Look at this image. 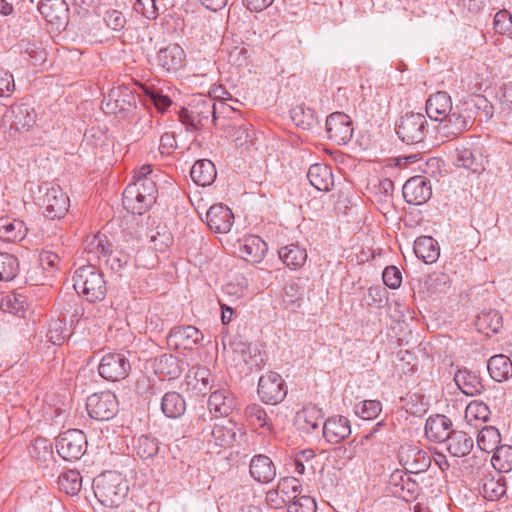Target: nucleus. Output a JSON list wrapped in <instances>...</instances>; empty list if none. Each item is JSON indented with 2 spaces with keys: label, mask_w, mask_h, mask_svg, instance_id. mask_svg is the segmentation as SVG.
Masks as SVG:
<instances>
[{
  "label": "nucleus",
  "mask_w": 512,
  "mask_h": 512,
  "mask_svg": "<svg viewBox=\"0 0 512 512\" xmlns=\"http://www.w3.org/2000/svg\"><path fill=\"white\" fill-rule=\"evenodd\" d=\"M128 482L121 474L108 471L94 480V494L106 507H118L128 495Z\"/></svg>",
  "instance_id": "obj_1"
},
{
  "label": "nucleus",
  "mask_w": 512,
  "mask_h": 512,
  "mask_svg": "<svg viewBox=\"0 0 512 512\" xmlns=\"http://www.w3.org/2000/svg\"><path fill=\"white\" fill-rule=\"evenodd\" d=\"M73 287L78 294L85 296L91 303L102 301L107 293L103 274L93 265L76 269L73 275Z\"/></svg>",
  "instance_id": "obj_2"
},
{
  "label": "nucleus",
  "mask_w": 512,
  "mask_h": 512,
  "mask_svg": "<svg viewBox=\"0 0 512 512\" xmlns=\"http://www.w3.org/2000/svg\"><path fill=\"white\" fill-rule=\"evenodd\" d=\"M38 204L44 209L43 214L50 219L64 217L69 208V198L62 188L51 183H43L38 187Z\"/></svg>",
  "instance_id": "obj_3"
},
{
  "label": "nucleus",
  "mask_w": 512,
  "mask_h": 512,
  "mask_svg": "<svg viewBox=\"0 0 512 512\" xmlns=\"http://www.w3.org/2000/svg\"><path fill=\"white\" fill-rule=\"evenodd\" d=\"M428 132V122L424 114L408 112L396 125L398 137L408 145L424 141Z\"/></svg>",
  "instance_id": "obj_4"
},
{
  "label": "nucleus",
  "mask_w": 512,
  "mask_h": 512,
  "mask_svg": "<svg viewBox=\"0 0 512 512\" xmlns=\"http://www.w3.org/2000/svg\"><path fill=\"white\" fill-rule=\"evenodd\" d=\"M87 449V438L79 429H69L56 438V450L60 457L67 461L81 458Z\"/></svg>",
  "instance_id": "obj_5"
},
{
  "label": "nucleus",
  "mask_w": 512,
  "mask_h": 512,
  "mask_svg": "<svg viewBox=\"0 0 512 512\" xmlns=\"http://www.w3.org/2000/svg\"><path fill=\"white\" fill-rule=\"evenodd\" d=\"M119 402L110 391L94 393L87 398L86 409L89 416L98 421H108L116 416Z\"/></svg>",
  "instance_id": "obj_6"
},
{
  "label": "nucleus",
  "mask_w": 512,
  "mask_h": 512,
  "mask_svg": "<svg viewBox=\"0 0 512 512\" xmlns=\"http://www.w3.org/2000/svg\"><path fill=\"white\" fill-rule=\"evenodd\" d=\"M130 371V361L122 353H107L101 358L98 365L99 375L110 382H117L127 378Z\"/></svg>",
  "instance_id": "obj_7"
},
{
  "label": "nucleus",
  "mask_w": 512,
  "mask_h": 512,
  "mask_svg": "<svg viewBox=\"0 0 512 512\" xmlns=\"http://www.w3.org/2000/svg\"><path fill=\"white\" fill-rule=\"evenodd\" d=\"M258 395L267 404L282 402L287 395V389L281 375L272 371L262 375L258 382Z\"/></svg>",
  "instance_id": "obj_8"
},
{
  "label": "nucleus",
  "mask_w": 512,
  "mask_h": 512,
  "mask_svg": "<svg viewBox=\"0 0 512 512\" xmlns=\"http://www.w3.org/2000/svg\"><path fill=\"white\" fill-rule=\"evenodd\" d=\"M400 465L412 474L425 472L431 465L430 455L416 445H403L398 452Z\"/></svg>",
  "instance_id": "obj_9"
},
{
  "label": "nucleus",
  "mask_w": 512,
  "mask_h": 512,
  "mask_svg": "<svg viewBox=\"0 0 512 512\" xmlns=\"http://www.w3.org/2000/svg\"><path fill=\"white\" fill-rule=\"evenodd\" d=\"M435 126L438 134L443 138L455 139L463 132L467 131L473 124L470 116H465L459 111H451L441 117Z\"/></svg>",
  "instance_id": "obj_10"
},
{
  "label": "nucleus",
  "mask_w": 512,
  "mask_h": 512,
  "mask_svg": "<svg viewBox=\"0 0 512 512\" xmlns=\"http://www.w3.org/2000/svg\"><path fill=\"white\" fill-rule=\"evenodd\" d=\"M170 344L176 349L194 350L202 345L203 333L192 325L173 327L167 335Z\"/></svg>",
  "instance_id": "obj_11"
},
{
  "label": "nucleus",
  "mask_w": 512,
  "mask_h": 512,
  "mask_svg": "<svg viewBox=\"0 0 512 512\" xmlns=\"http://www.w3.org/2000/svg\"><path fill=\"white\" fill-rule=\"evenodd\" d=\"M328 138L338 145L346 144L353 135L352 121L342 112H334L326 119Z\"/></svg>",
  "instance_id": "obj_12"
},
{
  "label": "nucleus",
  "mask_w": 512,
  "mask_h": 512,
  "mask_svg": "<svg viewBox=\"0 0 512 512\" xmlns=\"http://www.w3.org/2000/svg\"><path fill=\"white\" fill-rule=\"evenodd\" d=\"M38 10L56 30L66 28L69 21V7L65 0H41Z\"/></svg>",
  "instance_id": "obj_13"
},
{
  "label": "nucleus",
  "mask_w": 512,
  "mask_h": 512,
  "mask_svg": "<svg viewBox=\"0 0 512 512\" xmlns=\"http://www.w3.org/2000/svg\"><path fill=\"white\" fill-rule=\"evenodd\" d=\"M202 437L215 446L230 447L236 441V424L228 420L223 424H214L213 427H203Z\"/></svg>",
  "instance_id": "obj_14"
},
{
  "label": "nucleus",
  "mask_w": 512,
  "mask_h": 512,
  "mask_svg": "<svg viewBox=\"0 0 512 512\" xmlns=\"http://www.w3.org/2000/svg\"><path fill=\"white\" fill-rule=\"evenodd\" d=\"M155 177L152 165L145 164L135 172L134 182L129 184L136 187L138 192L142 194V199L147 201L150 206L156 202L158 195Z\"/></svg>",
  "instance_id": "obj_15"
},
{
  "label": "nucleus",
  "mask_w": 512,
  "mask_h": 512,
  "mask_svg": "<svg viewBox=\"0 0 512 512\" xmlns=\"http://www.w3.org/2000/svg\"><path fill=\"white\" fill-rule=\"evenodd\" d=\"M402 193L408 204L422 205L432 195L430 181L423 176L412 177L403 185Z\"/></svg>",
  "instance_id": "obj_16"
},
{
  "label": "nucleus",
  "mask_w": 512,
  "mask_h": 512,
  "mask_svg": "<svg viewBox=\"0 0 512 512\" xmlns=\"http://www.w3.org/2000/svg\"><path fill=\"white\" fill-rule=\"evenodd\" d=\"M322 432L328 443L339 444L351 435V424L347 417L334 415L323 423Z\"/></svg>",
  "instance_id": "obj_17"
},
{
  "label": "nucleus",
  "mask_w": 512,
  "mask_h": 512,
  "mask_svg": "<svg viewBox=\"0 0 512 512\" xmlns=\"http://www.w3.org/2000/svg\"><path fill=\"white\" fill-rule=\"evenodd\" d=\"M185 57V52L180 45L169 44L157 52L156 63L165 72H176L183 66Z\"/></svg>",
  "instance_id": "obj_18"
},
{
  "label": "nucleus",
  "mask_w": 512,
  "mask_h": 512,
  "mask_svg": "<svg viewBox=\"0 0 512 512\" xmlns=\"http://www.w3.org/2000/svg\"><path fill=\"white\" fill-rule=\"evenodd\" d=\"M236 406L233 395L227 388L218 387L211 392L208 399V409L215 417L229 416Z\"/></svg>",
  "instance_id": "obj_19"
},
{
  "label": "nucleus",
  "mask_w": 512,
  "mask_h": 512,
  "mask_svg": "<svg viewBox=\"0 0 512 512\" xmlns=\"http://www.w3.org/2000/svg\"><path fill=\"white\" fill-rule=\"evenodd\" d=\"M452 431V421L445 415H431L426 420L425 435L429 441L435 443L445 442Z\"/></svg>",
  "instance_id": "obj_20"
},
{
  "label": "nucleus",
  "mask_w": 512,
  "mask_h": 512,
  "mask_svg": "<svg viewBox=\"0 0 512 512\" xmlns=\"http://www.w3.org/2000/svg\"><path fill=\"white\" fill-rule=\"evenodd\" d=\"M233 219L234 215L231 209L223 204L211 206L206 213L207 225L218 233L229 232Z\"/></svg>",
  "instance_id": "obj_21"
},
{
  "label": "nucleus",
  "mask_w": 512,
  "mask_h": 512,
  "mask_svg": "<svg viewBox=\"0 0 512 512\" xmlns=\"http://www.w3.org/2000/svg\"><path fill=\"white\" fill-rule=\"evenodd\" d=\"M251 477L259 483H270L276 477V467L270 457L258 454L251 458L249 465Z\"/></svg>",
  "instance_id": "obj_22"
},
{
  "label": "nucleus",
  "mask_w": 512,
  "mask_h": 512,
  "mask_svg": "<svg viewBox=\"0 0 512 512\" xmlns=\"http://www.w3.org/2000/svg\"><path fill=\"white\" fill-rule=\"evenodd\" d=\"M268 250L266 242L259 236L252 235L239 244V255L249 263H259Z\"/></svg>",
  "instance_id": "obj_23"
},
{
  "label": "nucleus",
  "mask_w": 512,
  "mask_h": 512,
  "mask_svg": "<svg viewBox=\"0 0 512 512\" xmlns=\"http://www.w3.org/2000/svg\"><path fill=\"white\" fill-rule=\"evenodd\" d=\"M35 117L34 110L25 104L13 106L5 114V119L10 122V127L16 131L29 129L34 125Z\"/></svg>",
  "instance_id": "obj_24"
},
{
  "label": "nucleus",
  "mask_w": 512,
  "mask_h": 512,
  "mask_svg": "<svg viewBox=\"0 0 512 512\" xmlns=\"http://www.w3.org/2000/svg\"><path fill=\"white\" fill-rule=\"evenodd\" d=\"M310 184L318 191L328 192L334 186V178L331 168L326 164L315 163L307 172Z\"/></svg>",
  "instance_id": "obj_25"
},
{
  "label": "nucleus",
  "mask_w": 512,
  "mask_h": 512,
  "mask_svg": "<svg viewBox=\"0 0 512 512\" xmlns=\"http://www.w3.org/2000/svg\"><path fill=\"white\" fill-rule=\"evenodd\" d=\"M184 362L172 354H163L154 360V370L163 378H178L184 369Z\"/></svg>",
  "instance_id": "obj_26"
},
{
  "label": "nucleus",
  "mask_w": 512,
  "mask_h": 512,
  "mask_svg": "<svg viewBox=\"0 0 512 512\" xmlns=\"http://www.w3.org/2000/svg\"><path fill=\"white\" fill-rule=\"evenodd\" d=\"M452 111V100L445 91H438L432 94L426 101V113L433 121H438L441 117Z\"/></svg>",
  "instance_id": "obj_27"
},
{
  "label": "nucleus",
  "mask_w": 512,
  "mask_h": 512,
  "mask_svg": "<svg viewBox=\"0 0 512 512\" xmlns=\"http://www.w3.org/2000/svg\"><path fill=\"white\" fill-rule=\"evenodd\" d=\"M454 381L462 393L467 396L479 395L484 390L481 378L466 368L457 370Z\"/></svg>",
  "instance_id": "obj_28"
},
{
  "label": "nucleus",
  "mask_w": 512,
  "mask_h": 512,
  "mask_svg": "<svg viewBox=\"0 0 512 512\" xmlns=\"http://www.w3.org/2000/svg\"><path fill=\"white\" fill-rule=\"evenodd\" d=\"M414 253L425 264L435 263L440 256L438 242L431 236H420L414 242Z\"/></svg>",
  "instance_id": "obj_29"
},
{
  "label": "nucleus",
  "mask_w": 512,
  "mask_h": 512,
  "mask_svg": "<svg viewBox=\"0 0 512 512\" xmlns=\"http://www.w3.org/2000/svg\"><path fill=\"white\" fill-rule=\"evenodd\" d=\"M196 126L199 129L206 127L209 123L216 124L217 107L213 99L201 97L196 105L192 107Z\"/></svg>",
  "instance_id": "obj_30"
},
{
  "label": "nucleus",
  "mask_w": 512,
  "mask_h": 512,
  "mask_svg": "<svg viewBox=\"0 0 512 512\" xmlns=\"http://www.w3.org/2000/svg\"><path fill=\"white\" fill-rule=\"evenodd\" d=\"M279 258L291 270L300 269L307 261V251L298 243H291L281 247L278 251Z\"/></svg>",
  "instance_id": "obj_31"
},
{
  "label": "nucleus",
  "mask_w": 512,
  "mask_h": 512,
  "mask_svg": "<svg viewBox=\"0 0 512 512\" xmlns=\"http://www.w3.org/2000/svg\"><path fill=\"white\" fill-rule=\"evenodd\" d=\"M446 441L449 453L455 457L468 455L474 446L473 438L463 431L453 430Z\"/></svg>",
  "instance_id": "obj_32"
},
{
  "label": "nucleus",
  "mask_w": 512,
  "mask_h": 512,
  "mask_svg": "<svg viewBox=\"0 0 512 512\" xmlns=\"http://www.w3.org/2000/svg\"><path fill=\"white\" fill-rule=\"evenodd\" d=\"M191 179L200 186H209L217 176L214 163L208 159L196 161L190 171Z\"/></svg>",
  "instance_id": "obj_33"
},
{
  "label": "nucleus",
  "mask_w": 512,
  "mask_h": 512,
  "mask_svg": "<svg viewBox=\"0 0 512 512\" xmlns=\"http://www.w3.org/2000/svg\"><path fill=\"white\" fill-rule=\"evenodd\" d=\"M487 370L493 380L506 381L512 376V361L506 355H494L487 362Z\"/></svg>",
  "instance_id": "obj_34"
},
{
  "label": "nucleus",
  "mask_w": 512,
  "mask_h": 512,
  "mask_svg": "<svg viewBox=\"0 0 512 512\" xmlns=\"http://www.w3.org/2000/svg\"><path fill=\"white\" fill-rule=\"evenodd\" d=\"M233 352L238 354L241 360L248 366L261 369L264 365V357L257 346L238 341L234 342Z\"/></svg>",
  "instance_id": "obj_35"
},
{
  "label": "nucleus",
  "mask_w": 512,
  "mask_h": 512,
  "mask_svg": "<svg viewBox=\"0 0 512 512\" xmlns=\"http://www.w3.org/2000/svg\"><path fill=\"white\" fill-rule=\"evenodd\" d=\"M122 202L124 208L132 214L142 215L151 208L150 204L142 199V194L135 186L128 185L125 188Z\"/></svg>",
  "instance_id": "obj_36"
},
{
  "label": "nucleus",
  "mask_w": 512,
  "mask_h": 512,
  "mask_svg": "<svg viewBox=\"0 0 512 512\" xmlns=\"http://www.w3.org/2000/svg\"><path fill=\"white\" fill-rule=\"evenodd\" d=\"M506 491V479L501 473L497 472L495 476L484 478L482 493L487 500H499L501 497L506 495Z\"/></svg>",
  "instance_id": "obj_37"
},
{
  "label": "nucleus",
  "mask_w": 512,
  "mask_h": 512,
  "mask_svg": "<svg viewBox=\"0 0 512 512\" xmlns=\"http://www.w3.org/2000/svg\"><path fill=\"white\" fill-rule=\"evenodd\" d=\"M162 412L168 418H179L186 410V402L181 394L171 391L164 394L161 401Z\"/></svg>",
  "instance_id": "obj_38"
},
{
  "label": "nucleus",
  "mask_w": 512,
  "mask_h": 512,
  "mask_svg": "<svg viewBox=\"0 0 512 512\" xmlns=\"http://www.w3.org/2000/svg\"><path fill=\"white\" fill-rule=\"evenodd\" d=\"M301 491L302 486L297 478L284 477L278 482L277 488L275 490L268 492V498L281 495L282 501L284 503H289L293 498L301 494Z\"/></svg>",
  "instance_id": "obj_39"
},
{
  "label": "nucleus",
  "mask_w": 512,
  "mask_h": 512,
  "mask_svg": "<svg viewBox=\"0 0 512 512\" xmlns=\"http://www.w3.org/2000/svg\"><path fill=\"white\" fill-rule=\"evenodd\" d=\"M475 325L482 333H497L502 328V316L497 310H484L476 317Z\"/></svg>",
  "instance_id": "obj_40"
},
{
  "label": "nucleus",
  "mask_w": 512,
  "mask_h": 512,
  "mask_svg": "<svg viewBox=\"0 0 512 512\" xmlns=\"http://www.w3.org/2000/svg\"><path fill=\"white\" fill-rule=\"evenodd\" d=\"M454 163L457 167H463L472 172H478L482 169L480 152L466 147L456 149Z\"/></svg>",
  "instance_id": "obj_41"
},
{
  "label": "nucleus",
  "mask_w": 512,
  "mask_h": 512,
  "mask_svg": "<svg viewBox=\"0 0 512 512\" xmlns=\"http://www.w3.org/2000/svg\"><path fill=\"white\" fill-rule=\"evenodd\" d=\"M500 441V432L494 426H485L478 432L477 445L484 452H495L500 447Z\"/></svg>",
  "instance_id": "obj_42"
},
{
  "label": "nucleus",
  "mask_w": 512,
  "mask_h": 512,
  "mask_svg": "<svg viewBox=\"0 0 512 512\" xmlns=\"http://www.w3.org/2000/svg\"><path fill=\"white\" fill-rule=\"evenodd\" d=\"M57 485L59 490L74 496L81 490L82 477L78 471L67 470L58 476Z\"/></svg>",
  "instance_id": "obj_43"
},
{
  "label": "nucleus",
  "mask_w": 512,
  "mask_h": 512,
  "mask_svg": "<svg viewBox=\"0 0 512 512\" xmlns=\"http://www.w3.org/2000/svg\"><path fill=\"white\" fill-rule=\"evenodd\" d=\"M25 226L22 221L0 219V238L6 241L21 240L25 236Z\"/></svg>",
  "instance_id": "obj_44"
},
{
  "label": "nucleus",
  "mask_w": 512,
  "mask_h": 512,
  "mask_svg": "<svg viewBox=\"0 0 512 512\" xmlns=\"http://www.w3.org/2000/svg\"><path fill=\"white\" fill-rule=\"evenodd\" d=\"M492 466L498 473H508L512 471V446L501 445L493 454L491 459Z\"/></svg>",
  "instance_id": "obj_45"
},
{
  "label": "nucleus",
  "mask_w": 512,
  "mask_h": 512,
  "mask_svg": "<svg viewBox=\"0 0 512 512\" xmlns=\"http://www.w3.org/2000/svg\"><path fill=\"white\" fill-rule=\"evenodd\" d=\"M134 450L143 460L153 459L159 451L158 440L148 435H141L136 440Z\"/></svg>",
  "instance_id": "obj_46"
},
{
  "label": "nucleus",
  "mask_w": 512,
  "mask_h": 512,
  "mask_svg": "<svg viewBox=\"0 0 512 512\" xmlns=\"http://www.w3.org/2000/svg\"><path fill=\"white\" fill-rule=\"evenodd\" d=\"M111 243L107 237L102 234H96L88 237L84 242V250L88 254H92L97 259H102V256L109 250Z\"/></svg>",
  "instance_id": "obj_47"
},
{
  "label": "nucleus",
  "mask_w": 512,
  "mask_h": 512,
  "mask_svg": "<svg viewBox=\"0 0 512 512\" xmlns=\"http://www.w3.org/2000/svg\"><path fill=\"white\" fill-rule=\"evenodd\" d=\"M102 258L112 271L118 272L128 264L130 255L118 247L112 248L111 245Z\"/></svg>",
  "instance_id": "obj_48"
},
{
  "label": "nucleus",
  "mask_w": 512,
  "mask_h": 512,
  "mask_svg": "<svg viewBox=\"0 0 512 512\" xmlns=\"http://www.w3.org/2000/svg\"><path fill=\"white\" fill-rule=\"evenodd\" d=\"M18 272V259L12 254L0 252V281H11Z\"/></svg>",
  "instance_id": "obj_49"
},
{
  "label": "nucleus",
  "mask_w": 512,
  "mask_h": 512,
  "mask_svg": "<svg viewBox=\"0 0 512 512\" xmlns=\"http://www.w3.org/2000/svg\"><path fill=\"white\" fill-rule=\"evenodd\" d=\"M29 453L39 463L53 460L52 445L45 438H36L29 448Z\"/></svg>",
  "instance_id": "obj_50"
},
{
  "label": "nucleus",
  "mask_w": 512,
  "mask_h": 512,
  "mask_svg": "<svg viewBox=\"0 0 512 512\" xmlns=\"http://www.w3.org/2000/svg\"><path fill=\"white\" fill-rule=\"evenodd\" d=\"M382 411V403L378 400H364L354 406V412L363 420H373Z\"/></svg>",
  "instance_id": "obj_51"
},
{
  "label": "nucleus",
  "mask_w": 512,
  "mask_h": 512,
  "mask_svg": "<svg viewBox=\"0 0 512 512\" xmlns=\"http://www.w3.org/2000/svg\"><path fill=\"white\" fill-rule=\"evenodd\" d=\"M291 119L298 127L308 130L313 127L316 122L315 113L310 108L304 106H296L291 110Z\"/></svg>",
  "instance_id": "obj_52"
},
{
  "label": "nucleus",
  "mask_w": 512,
  "mask_h": 512,
  "mask_svg": "<svg viewBox=\"0 0 512 512\" xmlns=\"http://www.w3.org/2000/svg\"><path fill=\"white\" fill-rule=\"evenodd\" d=\"M392 482L398 487L400 486L402 490V494L400 495L406 501H410L415 498L418 490V484L416 481L412 480L408 475L405 477L402 474L394 473L392 474Z\"/></svg>",
  "instance_id": "obj_53"
},
{
  "label": "nucleus",
  "mask_w": 512,
  "mask_h": 512,
  "mask_svg": "<svg viewBox=\"0 0 512 512\" xmlns=\"http://www.w3.org/2000/svg\"><path fill=\"white\" fill-rule=\"evenodd\" d=\"M393 192L394 183L389 178L380 180L378 184L373 187V196L375 200L383 206L392 201Z\"/></svg>",
  "instance_id": "obj_54"
},
{
  "label": "nucleus",
  "mask_w": 512,
  "mask_h": 512,
  "mask_svg": "<svg viewBox=\"0 0 512 512\" xmlns=\"http://www.w3.org/2000/svg\"><path fill=\"white\" fill-rule=\"evenodd\" d=\"M298 418L304 422L302 429L310 432L319 427V420L322 418V415L316 406H308L298 413Z\"/></svg>",
  "instance_id": "obj_55"
},
{
  "label": "nucleus",
  "mask_w": 512,
  "mask_h": 512,
  "mask_svg": "<svg viewBox=\"0 0 512 512\" xmlns=\"http://www.w3.org/2000/svg\"><path fill=\"white\" fill-rule=\"evenodd\" d=\"M245 415L252 425L270 429V419L266 411L260 405H248L245 409Z\"/></svg>",
  "instance_id": "obj_56"
},
{
  "label": "nucleus",
  "mask_w": 512,
  "mask_h": 512,
  "mask_svg": "<svg viewBox=\"0 0 512 512\" xmlns=\"http://www.w3.org/2000/svg\"><path fill=\"white\" fill-rule=\"evenodd\" d=\"M150 242L153 244L155 250L163 252L171 245L173 238L166 226H158L155 231H152Z\"/></svg>",
  "instance_id": "obj_57"
},
{
  "label": "nucleus",
  "mask_w": 512,
  "mask_h": 512,
  "mask_svg": "<svg viewBox=\"0 0 512 512\" xmlns=\"http://www.w3.org/2000/svg\"><path fill=\"white\" fill-rule=\"evenodd\" d=\"M317 506L314 498L308 495H297L288 505V512H316Z\"/></svg>",
  "instance_id": "obj_58"
},
{
  "label": "nucleus",
  "mask_w": 512,
  "mask_h": 512,
  "mask_svg": "<svg viewBox=\"0 0 512 512\" xmlns=\"http://www.w3.org/2000/svg\"><path fill=\"white\" fill-rule=\"evenodd\" d=\"M302 300V291L298 284L287 285L284 289L283 303L285 308L296 310L300 307Z\"/></svg>",
  "instance_id": "obj_59"
},
{
  "label": "nucleus",
  "mask_w": 512,
  "mask_h": 512,
  "mask_svg": "<svg viewBox=\"0 0 512 512\" xmlns=\"http://www.w3.org/2000/svg\"><path fill=\"white\" fill-rule=\"evenodd\" d=\"M66 332L67 328L65 322L62 320H55L50 324L46 336L52 344L61 345L67 337Z\"/></svg>",
  "instance_id": "obj_60"
},
{
  "label": "nucleus",
  "mask_w": 512,
  "mask_h": 512,
  "mask_svg": "<svg viewBox=\"0 0 512 512\" xmlns=\"http://www.w3.org/2000/svg\"><path fill=\"white\" fill-rule=\"evenodd\" d=\"M494 29L499 34L512 33V14L507 10H500L494 16Z\"/></svg>",
  "instance_id": "obj_61"
},
{
  "label": "nucleus",
  "mask_w": 512,
  "mask_h": 512,
  "mask_svg": "<svg viewBox=\"0 0 512 512\" xmlns=\"http://www.w3.org/2000/svg\"><path fill=\"white\" fill-rule=\"evenodd\" d=\"M103 20L107 27L114 31H121L126 25V18L121 11L109 9L105 12Z\"/></svg>",
  "instance_id": "obj_62"
},
{
  "label": "nucleus",
  "mask_w": 512,
  "mask_h": 512,
  "mask_svg": "<svg viewBox=\"0 0 512 512\" xmlns=\"http://www.w3.org/2000/svg\"><path fill=\"white\" fill-rule=\"evenodd\" d=\"M502 109H512V81L503 82L499 85L495 95Z\"/></svg>",
  "instance_id": "obj_63"
},
{
  "label": "nucleus",
  "mask_w": 512,
  "mask_h": 512,
  "mask_svg": "<svg viewBox=\"0 0 512 512\" xmlns=\"http://www.w3.org/2000/svg\"><path fill=\"white\" fill-rule=\"evenodd\" d=\"M133 9L138 14L147 19H155L157 17V7L155 0H135Z\"/></svg>",
  "instance_id": "obj_64"
}]
</instances>
